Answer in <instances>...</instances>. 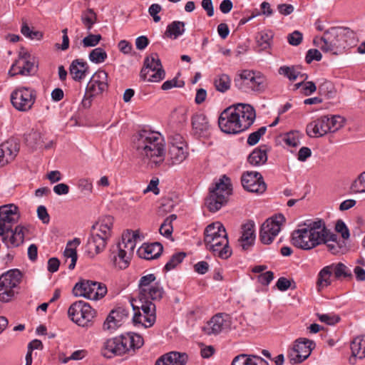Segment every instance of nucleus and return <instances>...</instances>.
I'll use <instances>...</instances> for the list:
<instances>
[{
  "label": "nucleus",
  "mask_w": 365,
  "mask_h": 365,
  "mask_svg": "<svg viewBox=\"0 0 365 365\" xmlns=\"http://www.w3.org/2000/svg\"><path fill=\"white\" fill-rule=\"evenodd\" d=\"M294 246L304 250H310L322 245H325L334 255L340 253L345 242L338 238L336 234L329 230L324 220H307L299 225L298 229L292 234Z\"/></svg>",
  "instance_id": "nucleus-1"
},
{
  "label": "nucleus",
  "mask_w": 365,
  "mask_h": 365,
  "mask_svg": "<svg viewBox=\"0 0 365 365\" xmlns=\"http://www.w3.org/2000/svg\"><path fill=\"white\" fill-rule=\"evenodd\" d=\"M133 143L138 157L151 167L159 166L164 161L165 145L160 133L140 130L133 136Z\"/></svg>",
  "instance_id": "nucleus-2"
},
{
  "label": "nucleus",
  "mask_w": 365,
  "mask_h": 365,
  "mask_svg": "<svg viewBox=\"0 0 365 365\" xmlns=\"http://www.w3.org/2000/svg\"><path fill=\"white\" fill-rule=\"evenodd\" d=\"M255 118V110L251 105L237 103L221 113L218 125L223 133L237 134L249 128L253 124Z\"/></svg>",
  "instance_id": "nucleus-3"
},
{
  "label": "nucleus",
  "mask_w": 365,
  "mask_h": 365,
  "mask_svg": "<svg viewBox=\"0 0 365 365\" xmlns=\"http://www.w3.org/2000/svg\"><path fill=\"white\" fill-rule=\"evenodd\" d=\"M144 344L143 337L133 332L125 333L115 337L105 339L101 341V354L107 359L133 355Z\"/></svg>",
  "instance_id": "nucleus-4"
},
{
  "label": "nucleus",
  "mask_w": 365,
  "mask_h": 365,
  "mask_svg": "<svg viewBox=\"0 0 365 365\" xmlns=\"http://www.w3.org/2000/svg\"><path fill=\"white\" fill-rule=\"evenodd\" d=\"M355 41V34L347 27H331L327 30L319 39H314L324 52L339 55L343 50Z\"/></svg>",
  "instance_id": "nucleus-5"
},
{
  "label": "nucleus",
  "mask_w": 365,
  "mask_h": 365,
  "mask_svg": "<svg viewBox=\"0 0 365 365\" xmlns=\"http://www.w3.org/2000/svg\"><path fill=\"white\" fill-rule=\"evenodd\" d=\"M113 217L110 215L103 217L98 222L92 226L93 232L88 240L89 250L94 249V252L90 251L91 257L103 252L113 232Z\"/></svg>",
  "instance_id": "nucleus-6"
},
{
  "label": "nucleus",
  "mask_w": 365,
  "mask_h": 365,
  "mask_svg": "<svg viewBox=\"0 0 365 365\" xmlns=\"http://www.w3.org/2000/svg\"><path fill=\"white\" fill-rule=\"evenodd\" d=\"M232 191L230 179L226 175L222 176L215 186L210 189L209 196L205 200L208 210L212 212L218 211L227 203Z\"/></svg>",
  "instance_id": "nucleus-7"
},
{
  "label": "nucleus",
  "mask_w": 365,
  "mask_h": 365,
  "mask_svg": "<svg viewBox=\"0 0 365 365\" xmlns=\"http://www.w3.org/2000/svg\"><path fill=\"white\" fill-rule=\"evenodd\" d=\"M235 86L245 92L263 91L266 86V79L259 73H256L252 71L245 70L239 77L235 79Z\"/></svg>",
  "instance_id": "nucleus-8"
},
{
  "label": "nucleus",
  "mask_w": 365,
  "mask_h": 365,
  "mask_svg": "<svg viewBox=\"0 0 365 365\" xmlns=\"http://www.w3.org/2000/svg\"><path fill=\"white\" fill-rule=\"evenodd\" d=\"M154 274H147L140 277L138 282L140 299L160 300L164 289L159 282H155Z\"/></svg>",
  "instance_id": "nucleus-9"
},
{
  "label": "nucleus",
  "mask_w": 365,
  "mask_h": 365,
  "mask_svg": "<svg viewBox=\"0 0 365 365\" xmlns=\"http://www.w3.org/2000/svg\"><path fill=\"white\" fill-rule=\"evenodd\" d=\"M37 66L35 56L25 48H21L18 58L9 71V74L11 76L16 75L31 76L36 72Z\"/></svg>",
  "instance_id": "nucleus-10"
},
{
  "label": "nucleus",
  "mask_w": 365,
  "mask_h": 365,
  "mask_svg": "<svg viewBox=\"0 0 365 365\" xmlns=\"http://www.w3.org/2000/svg\"><path fill=\"white\" fill-rule=\"evenodd\" d=\"M107 293L106 286L92 280H81L73 288V294L76 297H83L92 300H98Z\"/></svg>",
  "instance_id": "nucleus-11"
},
{
  "label": "nucleus",
  "mask_w": 365,
  "mask_h": 365,
  "mask_svg": "<svg viewBox=\"0 0 365 365\" xmlns=\"http://www.w3.org/2000/svg\"><path fill=\"white\" fill-rule=\"evenodd\" d=\"M140 76L149 82H159L165 78V72L158 53H153L145 58Z\"/></svg>",
  "instance_id": "nucleus-12"
},
{
  "label": "nucleus",
  "mask_w": 365,
  "mask_h": 365,
  "mask_svg": "<svg viewBox=\"0 0 365 365\" xmlns=\"http://www.w3.org/2000/svg\"><path fill=\"white\" fill-rule=\"evenodd\" d=\"M21 277V272L16 269H11L0 276V301L7 302L12 299Z\"/></svg>",
  "instance_id": "nucleus-13"
},
{
  "label": "nucleus",
  "mask_w": 365,
  "mask_h": 365,
  "mask_svg": "<svg viewBox=\"0 0 365 365\" xmlns=\"http://www.w3.org/2000/svg\"><path fill=\"white\" fill-rule=\"evenodd\" d=\"M11 103L19 111H29L36 100V92L29 87H19L11 93Z\"/></svg>",
  "instance_id": "nucleus-14"
},
{
  "label": "nucleus",
  "mask_w": 365,
  "mask_h": 365,
  "mask_svg": "<svg viewBox=\"0 0 365 365\" xmlns=\"http://www.w3.org/2000/svg\"><path fill=\"white\" fill-rule=\"evenodd\" d=\"M69 318L78 326L87 327L94 318L96 312L83 301L73 303L68 310Z\"/></svg>",
  "instance_id": "nucleus-15"
},
{
  "label": "nucleus",
  "mask_w": 365,
  "mask_h": 365,
  "mask_svg": "<svg viewBox=\"0 0 365 365\" xmlns=\"http://www.w3.org/2000/svg\"><path fill=\"white\" fill-rule=\"evenodd\" d=\"M314 343L307 339H297L287 351V359L290 364H299L307 359L314 349Z\"/></svg>",
  "instance_id": "nucleus-16"
},
{
  "label": "nucleus",
  "mask_w": 365,
  "mask_h": 365,
  "mask_svg": "<svg viewBox=\"0 0 365 365\" xmlns=\"http://www.w3.org/2000/svg\"><path fill=\"white\" fill-rule=\"evenodd\" d=\"M236 329L232 325V317L226 314L219 313L214 315L203 327L202 330L207 335H217L222 332H227L232 329Z\"/></svg>",
  "instance_id": "nucleus-17"
},
{
  "label": "nucleus",
  "mask_w": 365,
  "mask_h": 365,
  "mask_svg": "<svg viewBox=\"0 0 365 365\" xmlns=\"http://www.w3.org/2000/svg\"><path fill=\"white\" fill-rule=\"evenodd\" d=\"M285 221L283 215L279 214L267 219L262 225L259 237L263 244H270L279 234L281 225Z\"/></svg>",
  "instance_id": "nucleus-18"
},
{
  "label": "nucleus",
  "mask_w": 365,
  "mask_h": 365,
  "mask_svg": "<svg viewBox=\"0 0 365 365\" xmlns=\"http://www.w3.org/2000/svg\"><path fill=\"white\" fill-rule=\"evenodd\" d=\"M20 217L19 208L14 204L0 206V235L11 231L13 225Z\"/></svg>",
  "instance_id": "nucleus-19"
},
{
  "label": "nucleus",
  "mask_w": 365,
  "mask_h": 365,
  "mask_svg": "<svg viewBox=\"0 0 365 365\" xmlns=\"http://www.w3.org/2000/svg\"><path fill=\"white\" fill-rule=\"evenodd\" d=\"M241 182L243 188L250 192L261 195L267 190L262 175L257 171L245 172L241 177Z\"/></svg>",
  "instance_id": "nucleus-20"
},
{
  "label": "nucleus",
  "mask_w": 365,
  "mask_h": 365,
  "mask_svg": "<svg viewBox=\"0 0 365 365\" xmlns=\"http://www.w3.org/2000/svg\"><path fill=\"white\" fill-rule=\"evenodd\" d=\"M205 245L208 250L222 259H227L232 255L227 233L219 234L218 237L205 242Z\"/></svg>",
  "instance_id": "nucleus-21"
},
{
  "label": "nucleus",
  "mask_w": 365,
  "mask_h": 365,
  "mask_svg": "<svg viewBox=\"0 0 365 365\" xmlns=\"http://www.w3.org/2000/svg\"><path fill=\"white\" fill-rule=\"evenodd\" d=\"M108 88V73L103 70H98L91 78L86 87V94L94 97L102 94Z\"/></svg>",
  "instance_id": "nucleus-22"
},
{
  "label": "nucleus",
  "mask_w": 365,
  "mask_h": 365,
  "mask_svg": "<svg viewBox=\"0 0 365 365\" xmlns=\"http://www.w3.org/2000/svg\"><path fill=\"white\" fill-rule=\"evenodd\" d=\"M128 316V311L123 307H118L110 311L103 323V329L113 331L119 327Z\"/></svg>",
  "instance_id": "nucleus-23"
},
{
  "label": "nucleus",
  "mask_w": 365,
  "mask_h": 365,
  "mask_svg": "<svg viewBox=\"0 0 365 365\" xmlns=\"http://www.w3.org/2000/svg\"><path fill=\"white\" fill-rule=\"evenodd\" d=\"M19 151V145L14 139H9L0 145V165H4L16 158Z\"/></svg>",
  "instance_id": "nucleus-24"
},
{
  "label": "nucleus",
  "mask_w": 365,
  "mask_h": 365,
  "mask_svg": "<svg viewBox=\"0 0 365 365\" xmlns=\"http://www.w3.org/2000/svg\"><path fill=\"white\" fill-rule=\"evenodd\" d=\"M329 116L324 115L312 121L307 125V134L311 138L322 137L330 132L329 127Z\"/></svg>",
  "instance_id": "nucleus-25"
},
{
  "label": "nucleus",
  "mask_w": 365,
  "mask_h": 365,
  "mask_svg": "<svg viewBox=\"0 0 365 365\" xmlns=\"http://www.w3.org/2000/svg\"><path fill=\"white\" fill-rule=\"evenodd\" d=\"M192 127L194 134L199 137H205L210 133V124L204 113H197L192 115Z\"/></svg>",
  "instance_id": "nucleus-26"
},
{
  "label": "nucleus",
  "mask_w": 365,
  "mask_h": 365,
  "mask_svg": "<svg viewBox=\"0 0 365 365\" xmlns=\"http://www.w3.org/2000/svg\"><path fill=\"white\" fill-rule=\"evenodd\" d=\"M138 237L136 232L127 231L122 235L121 240L114 245L120 250V252H123L130 256H133L135 248V240Z\"/></svg>",
  "instance_id": "nucleus-27"
},
{
  "label": "nucleus",
  "mask_w": 365,
  "mask_h": 365,
  "mask_svg": "<svg viewBox=\"0 0 365 365\" xmlns=\"http://www.w3.org/2000/svg\"><path fill=\"white\" fill-rule=\"evenodd\" d=\"M188 356L185 353L172 351L160 356L155 365H185Z\"/></svg>",
  "instance_id": "nucleus-28"
},
{
  "label": "nucleus",
  "mask_w": 365,
  "mask_h": 365,
  "mask_svg": "<svg viewBox=\"0 0 365 365\" xmlns=\"http://www.w3.org/2000/svg\"><path fill=\"white\" fill-rule=\"evenodd\" d=\"M255 240V223L253 221H248L242 226V235L239 242L242 249L246 250L254 245Z\"/></svg>",
  "instance_id": "nucleus-29"
},
{
  "label": "nucleus",
  "mask_w": 365,
  "mask_h": 365,
  "mask_svg": "<svg viewBox=\"0 0 365 365\" xmlns=\"http://www.w3.org/2000/svg\"><path fill=\"white\" fill-rule=\"evenodd\" d=\"M163 245L159 242L144 244L138 250L140 257L150 260L160 257L163 252Z\"/></svg>",
  "instance_id": "nucleus-30"
},
{
  "label": "nucleus",
  "mask_w": 365,
  "mask_h": 365,
  "mask_svg": "<svg viewBox=\"0 0 365 365\" xmlns=\"http://www.w3.org/2000/svg\"><path fill=\"white\" fill-rule=\"evenodd\" d=\"M88 65L83 59L73 60L69 67L70 74L76 81L83 79L88 73Z\"/></svg>",
  "instance_id": "nucleus-31"
},
{
  "label": "nucleus",
  "mask_w": 365,
  "mask_h": 365,
  "mask_svg": "<svg viewBox=\"0 0 365 365\" xmlns=\"http://www.w3.org/2000/svg\"><path fill=\"white\" fill-rule=\"evenodd\" d=\"M110 258L113 265L120 269L127 268L131 259V256L124 254L123 252H120V250L115 246L110 247Z\"/></svg>",
  "instance_id": "nucleus-32"
},
{
  "label": "nucleus",
  "mask_w": 365,
  "mask_h": 365,
  "mask_svg": "<svg viewBox=\"0 0 365 365\" xmlns=\"http://www.w3.org/2000/svg\"><path fill=\"white\" fill-rule=\"evenodd\" d=\"M168 154L172 164H180L187 156V147L183 143H180L179 145L172 144Z\"/></svg>",
  "instance_id": "nucleus-33"
},
{
  "label": "nucleus",
  "mask_w": 365,
  "mask_h": 365,
  "mask_svg": "<svg viewBox=\"0 0 365 365\" xmlns=\"http://www.w3.org/2000/svg\"><path fill=\"white\" fill-rule=\"evenodd\" d=\"M132 307L134 311L133 317V322L135 324H140L145 328L152 327L155 322V314H150L148 315L143 314L138 307H135L132 304Z\"/></svg>",
  "instance_id": "nucleus-34"
},
{
  "label": "nucleus",
  "mask_w": 365,
  "mask_h": 365,
  "mask_svg": "<svg viewBox=\"0 0 365 365\" xmlns=\"http://www.w3.org/2000/svg\"><path fill=\"white\" fill-rule=\"evenodd\" d=\"M222 233H227V232L220 222L217 221L208 225L204 232V242L218 237V235Z\"/></svg>",
  "instance_id": "nucleus-35"
},
{
  "label": "nucleus",
  "mask_w": 365,
  "mask_h": 365,
  "mask_svg": "<svg viewBox=\"0 0 365 365\" xmlns=\"http://www.w3.org/2000/svg\"><path fill=\"white\" fill-rule=\"evenodd\" d=\"M333 269L329 265L322 268L318 274L317 285L319 290L327 287L331 284Z\"/></svg>",
  "instance_id": "nucleus-36"
},
{
  "label": "nucleus",
  "mask_w": 365,
  "mask_h": 365,
  "mask_svg": "<svg viewBox=\"0 0 365 365\" xmlns=\"http://www.w3.org/2000/svg\"><path fill=\"white\" fill-rule=\"evenodd\" d=\"M351 349L354 357L364 359L365 357V335L355 337L351 343Z\"/></svg>",
  "instance_id": "nucleus-37"
},
{
  "label": "nucleus",
  "mask_w": 365,
  "mask_h": 365,
  "mask_svg": "<svg viewBox=\"0 0 365 365\" xmlns=\"http://www.w3.org/2000/svg\"><path fill=\"white\" fill-rule=\"evenodd\" d=\"M185 23L175 21L168 25L165 36L170 38L176 39L185 32Z\"/></svg>",
  "instance_id": "nucleus-38"
},
{
  "label": "nucleus",
  "mask_w": 365,
  "mask_h": 365,
  "mask_svg": "<svg viewBox=\"0 0 365 365\" xmlns=\"http://www.w3.org/2000/svg\"><path fill=\"white\" fill-rule=\"evenodd\" d=\"M267 160V155L265 149H255L248 157V162L255 166L264 164Z\"/></svg>",
  "instance_id": "nucleus-39"
},
{
  "label": "nucleus",
  "mask_w": 365,
  "mask_h": 365,
  "mask_svg": "<svg viewBox=\"0 0 365 365\" xmlns=\"http://www.w3.org/2000/svg\"><path fill=\"white\" fill-rule=\"evenodd\" d=\"M274 34L271 31H262L256 36L257 45L262 49H267L270 47Z\"/></svg>",
  "instance_id": "nucleus-40"
},
{
  "label": "nucleus",
  "mask_w": 365,
  "mask_h": 365,
  "mask_svg": "<svg viewBox=\"0 0 365 365\" xmlns=\"http://www.w3.org/2000/svg\"><path fill=\"white\" fill-rule=\"evenodd\" d=\"M231 80L228 75L222 73L216 76L214 84L217 91L224 93L230 89Z\"/></svg>",
  "instance_id": "nucleus-41"
},
{
  "label": "nucleus",
  "mask_w": 365,
  "mask_h": 365,
  "mask_svg": "<svg viewBox=\"0 0 365 365\" xmlns=\"http://www.w3.org/2000/svg\"><path fill=\"white\" fill-rule=\"evenodd\" d=\"M81 19L86 29L90 31L97 21V16L93 9H88L82 13Z\"/></svg>",
  "instance_id": "nucleus-42"
},
{
  "label": "nucleus",
  "mask_w": 365,
  "mask_h": 365,
  "mask_svg": "<svg viewBox=\"0 0 365 365\" xmlns=\"http://www.w3.org/2000/svg\"><path fill=\"white\" fill-rule=\"evenodd\" d=\"M278 72L280 75H283L289 78L290 81H295L298 76H301L302 77L305 76V79L307 78V76L305 74H301L298 71V68L294 66H283L279 67Z\"/></svg>",
  "instance_id": "nucleus-43"
},
{
  "label": "nucleus",
  "mask_w": 365,
  "mask_h": 365,
  "mask_svg": "<svg viewBox=\"0 0 365 365\" xmlns=\"http://www.w3.org/2000/svg\"><path fill=\"white\" fill-rule=\"evenodd\" d=\"M329 266L333 269V273L336 279L351 277V272L349 268L341 262L331 264Z\"/></svg>",
  "instance_id": "nucleus-44"
},
{
  "label": "nucleus",
  "mask_w": 365,
  "mask_h": 365,
  "mask_svg": "<svg viewBox=\"0 0 365 365\" xmlns=\"http://www.w3.org/2000/svg\"><path fill=\"white\" fill-rule=\"evenodd\" d=\"M175 219H176L175 215H171L169 217H168L167 218H165V220H164L163 224L160 225V229H159L160 233L162 235H163L164 237H171L173 230L172 222Z\"/></svg>",
  "instance_id": "nucleus-45"
},
{
  "label": "nucleus",
  "mask_w": 365,
  "mask_h": 365,
  "mask_svg": "<svg viewBox=\"0 0 365 365\" xmlns=\"http://www.w3.org/2000/svg\"><path fill=\"white\" fill-rule=\"evenodd\" d=\"M350 188L354 193L365 192V171L359 174L352 182Z\"/></svg>",
  "instance_id": "nucleus-46"
},
{
  "label": "nucleus",
  "mask_w": 365,
  "mask_h": 365,
  "mask_svg": "<svg viewBox=\"0 0 365 365\" xmlns=\"http://www.w3.org/2000/svg\"><path fill=\"white\" fill-rule=\"evenodd\" d=\"M25 140L31 147L41 145L43 143L41 133L34 130L26 134Z\"/></svg>",
  "instance_id": "nucleus-47"
},
{
  "label": "nucleus",
  "mask_w": 365,
  "mask_h": 365,
  "mask_svg": "<svg viewBox=\"0 0 365 365\" xmlns=\"http://www.w3.org/2000/svg\"><path fill=\"white\" fill-rule=\"evenodd\" d=\"M88 58L91 62L101 63L104 62L107 58V53L103 48L98 47L90 52Z\"/></svg>",
  "instance_id": "nucleus-48"
},
{
  "label": "nucleus",
  "mask_w": 365,
  "mask_h": 365,
  "mask_svg": "<svg viewBox=\"0 0 365 365\" xmlns=\"http://www.w3.org/2000/svg\"><path fill=\"white\" fill-rule=\"evenodd\" d=\"M24 227L22 226H16L13 230L9 231L11 235L10 241L13 245L17 246L19 243L24 241Z\"/></svg>",
  "instance_id": "nucleus-49"
},
{
  "label": "nucleus",
  "mask_w": 365,
  "mask_h": 365,
  "mask_svg": "<svg viewBox=\"0 0 365 365\" xmlns=\"http://www.w3.org/2000/svg\"><path fill=\"white\" fill-rule=\"evenodd\" d=\"M185 252H178L174 254L169 261L165 264L164 269L168 272L175 268L180 263H181L183 259L185 257Z\"/></svg>",
  "instance_id": "nucleus-50"
},
{
  "label": "nucleus",
  "mask_w": 365,
  "mask_h": 365,
  "mask_svg": "<svg viewBox=\"0 0 365 365\" xmlns=\"http://www.w3.org/2000/svg\"><path fill=\"white\" fill-rule=\"evenodd\" d=\"M319 93L326 96L328 98H331L335 95V90L333 84L328 81H324L319 86Z\"/></svg>",
  "instance_id": "nucleus-51"
},
{
  "label": "nucleus",
  "mask_w": 365,
  "mask_h": 365,
  "mask_svg": "<svg viewBox=\"0 0 365 365\" xmlns=\"http://www.w3.org/2000/svg\"><path fill=\"white\" fill-rule=\"evenodd\" d=\"M344 118L340 115H331L329 117V127L330 132H335L343 127L344 124Z\"/></svg>",
  "instance_id": "nucleus-52"
},
{
  "label": "nucleus",
  "mask_w": 365,
  "mask_h": 365,
  "mask_svg": "<svg viewBox=\"0 0 365 365\" xmlns=\"http://www.w3.org/2000/svg\"><path fill=\"white\" fill-rule=\"evenodd\" d=\"M319 320L328 325H334L338 323L340 318L338 315L333 314H317Z\"/></svg>",
  "instance_id": "nucleus-53"
},
{
  "label": "nucleus",
  "mask_w": 365,
  "mask_h": 365,
  "mask_svg": "<svg viewBox=\"0 0 365 365\" xmlns=\"http://www.w3.org/2000/svg\"><path fill=\"white\" fill-rule=\"evenodd\" d=\"M267 128L262 126L259 128L257 131L250 133L247 138V143L250 145H255L257 144L260 138L264 135L266 133Z\"/></svg>",
  "instance_id": "nucleus-54"
},
{
  "label": "nucleus",
  "mask_w": 365,
  "mask_h": 365,
  "mask_svg": "<svg viewBox=\"0 0 365 365\" xmlns=\"http://www.w3.org/2000/svg\"><path fill=\"white\" fill-rule=\"evenodd\" d=\"M63 255H64L65 257L71 258V263L68 265V269H73L76 266L77 258H78L77 252H76V248H72V247H69L68 246H66V247L64 250Z\"/></svg>",
  "instance_id": "nucleus-55"
},
{
  "label": "nucleus",
  "mask_w": 365,
  "mask_h": 365,
  "mask_svg": "<svg viewBox=\"0 0 365 365\" xmlns=\"http://www.w3.org/2000/svg\"><path fill=\"white\" fill-rule=\"evenodd\" d=\"M102 37L100 34H90L82 40L84 47H93L98 44Z\"/></svg>",
  "instance_id": "nucleus-56"
},
{
  "label": "nucleus",
  "mask_w": 365,
  "mask_h": 365,
  "mask_svg": "<svg viewBox=\"0 0 365 365\" xmlns=\"http://www.w3.org/2000/svg\"><path fill=\"white\" fill-rule=\"evenodd\" d=\"M139 307L140 311L145 314H155V305L150 299H143Z\"/></svg>",
  "instance_id": "nucleus-57"
},
{
  "label": "nucleus",
  "mask_w": 365,
  "mask_h": 365,
  "mask_svg": "<svg viewBox=\"0 0 365 365\" xmlns=\"http://www.w3.org/2000/svg\"><path fill=\"white\" fill-rule=\"evenodd\" d=\"M284 143L289 146L297 147L300 144L299 134L296 132L287 133L283 138Z\"/></svg>",
  "instance_id": "nucleus-58"
},
{
  "label": "nucleus",
  "mask_w": 365,
  "mask_h": 365,
  "mask_svg": "<svg viewBox=\"0 0 365 365\" xmlns=\"http://www.w3.org/2000/svg\"><path fill=\"white\" fill-rule=\"evenodd\" d=\"M335 230L337 232L341 233L343 240H347L349 238L350 234L349 229L342 220H339L336 222Z\"/></svg>",
  "instance_id": "nucleus-59"
},
{
  "label": "nucleus",
  "mask_w": 365,
  "mask_h": 365,
  "mask_svg": "<svg viewBox=\"0 0 365 365\" xmlns=\"http://www.w3.org/2000/svg\"><path fill=\"white\" fill-rule=\"evenodd\" d=\"M78 187L81 190V192L91 193L93 190V184L92 182L88 178H81L78 181Z\"/></svg>",
  "instance_id": "nucleus-60"
},
{
  "label": "nucleus",
  "mask_w": 365,
  "mask_h": 365,
  "mask_svg": "<svg viewBox=\"0 0 365 365\" xmlns=\"http://www.w3.org/2000/svg\"><path fill=\"white\" fill-rule=\"evenodd\" d=\"M303 38L302 34L299 31H294L287 36V41L292 46H298L300 44Z\"/></svg>",
  "instance_id": "nucleus-61"
},
{
  "label": "nucleus",
  "mask_w": 365,
  "mask_h": 365,
  "mask_svg": "<svg viewBox=\"0 0 365 365\" xmlns=\"http://www.w3.org/2000/svg\"><path fill=\"white\" fill-rule=\"evenodd\" d=\"M322 58V53L317 49H309L306 55L305 59L307 63H310L314 60L320 61Z\"/></svg>",
  "instance_id": "nucleus-62"
},
{
  "label": "nucleus",
  "mask_w": 365,
  "mask_h": 365,
  "mask_svg": "<svg viewBox=\"0 0 365 365\" xmlns=\"http://www.w3.org/2000/svg\"><path fill=\"white\" fill-rule=\"evenodd\" d=\"M274 274L271 271H267L260 274L258 277V282L262 285H268L273 279Z\"/></svg>",
  "instance_id": "nucleus-63"
},
{
  "label": "nucleus",
  "mask_w": 365,
  "mask_h": 365,
  "mask_svg": "<svg viewBox=\"0 0 365 365\" xmlns=\"http://www.w3.org/2000/svg\"><path fill=\"white\" fill-rule=\"evenodd\" d=\"M37 215L38 217L42 221L44 224H48L50 220L49 215L47 212V210L45 206L40 205L37 208Z\"/></svg>",
  "instance_id": "nucleus-64"
}]
</instances>
